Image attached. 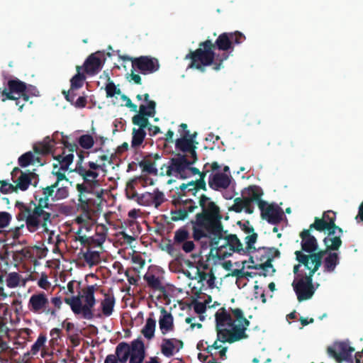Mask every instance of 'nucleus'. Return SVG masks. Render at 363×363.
Returning a JSON list of instances; mask_svg holds the SVG:
<instances>
[{"label": "nucleus", "instance_id": "nucleus-1", "mask_svg": "<svg viewBox=\"0 0 363 363\" xmlns=\"http://www.w3.org/2000/svg\"><path fill=\"white\" fill-rule=\"evenodd\" d=\"M199 203L201 211L190 221L193 238L195 240L210 238L211 252L215 250L218 259H224L233 252L242 255L243 245L238 236L227 234L223 230L220 207L206 194L200 196Z\"/></svg>", "mask_w": 363, "mask_h": 363}, {"label": "nucleus", "instance_id": "nucleus-2", "mask_svg": "<svg viewBox=\"0 0 363 363\" xmlns=\"http://www.w3.org/2000/svg\"><path fill=\"white\" fill-rule=\"evenodd\" d=\"M78 146L76 143H69L65 139L62 133L55 132L52 138L47 136V155L51 154L56 162L52 164V174L56 177L55 182L47 186V201L64 199L69 195V189L65 185L69 180L65 173L73 162L74 152L78 155Z\"/></svg>", "mask_w": 363, "mask_h": 363}, {"label": "nucleus", "instance_id": "nucleus-3", "mask_svg": "<svg viewBox=\"0 0 363 363\" xmlns=\"http://www.w3.org/2000/svg\"><path fill=\"white\" fill-rule=\"evenodd\" d=\"M245 39L243 33L235 31L220 34L214 43L209 39L201 42L196 50H190L186 55L185 59L191 60L188 67L203 72L206 67L212 66L213 70L219 71L229 57L227 52H232L235 45L241 44Z\"/></svg>", "mask_w": 363, "mask_h": 363}, {"label": "nucleus", "instance_id": "nucleus-4", "mask_svg": "<svg viewBox=\"0 0 363 363\" xmlns=\"http://www.w3.org/2000/svg\"><path fill=\"white\" fill-rule=\"evenodd\" d=\"M84 151L78 152V160L72 171L80 176L84 181L83 183L76 185L79 194L77 208L82 212L87 213L96 204L94 197L101 199L104 194L103 189L97 191L96 189L100 186L97 179L99 176V170H103L105 164H99L93 161L84 162ZM86 154L88 156L89 152Z\"/></svg>", "mask_w": 363, "mask_h": 363}, {"label": "nucleus", "instance_id": "nucleus-5", "mask_svg": "<svg viewBox=\"0 0 363 363\" xmlns=\"http://www.w3.org/2000/svg\"><path fill=\"white\" fill-rule=\"evenodd\" d=\"M215 318L217 340L205 349L208 353H211L213 349L221 347L218 345V341L231 344L248 338L246 330L250 323L245 318L242 309L229 308L227 311L223 307L216 312Z\"/></svg>", "mask_w": 363, "mask_h": 363}, {"label": "nucleus", "instance_id": "nucleus-6", "mask_svg": "<svg viewBox=\"0 0 363 363\" xmlns=\"http://www.w3.org/2000/svg\"><path fill=\"white\" fill-rule=\"evenodd\" d=\"M199 190L201 189L198 188L194 181L183 183L176 187L172 196V203L174 206V209H172L170 212L172 221L184 220L190 213L198 208L196 202L190 196H196Z\"/></svg>", "mask_w": 363, "mask_h": 363}, {"label": "nucleus", "instance_id": "nucleus-7", "mask_svg": "<svg viewBox=\"0 0 363 363\" xmlns=\"http://www.w3.org/2000/svg\"><path fill=\"white\" fill-rule=\"evenodd\" d=\"M15 207L18 210L16 218L25 221L30 232H35L40 225L45 229V198L40 199L38 204L33 201L28 203L17 201Z\"/></svg>", "mask_w": 363, "mask_h": 363}, {"label": "nucleus", "instance_id": "nucleus-8", "mask_svg": "<svg viewBox=\"0 0 363 363\" xmlns=\"http://www.w3.org/2000/svg\"><path fill=\"white\" fill-rule=\"evenodd\" d=\"M194 159H188L187 155L177 154L176 157L169 160L168 164H164L161 167V174L176 176L180 179H186L189 174L188 173L189 166L196 163Z\"/></svg>", "mask_w": 363, "mask_h": 363}, {"label": "nucleus", "instance_id": "nucleus-9", "mask_svg": "<svg viewBox=\"0 0 363 363\" xmlns=\"http://www.w3.org/2000/svg\"><path fill=\"white\" fill-rule=\"evenodd\" d=\"M307 275L300 274L297 279H294L292 286L299 302L308 300L313 296L315 288L313 284V277L315 272L307 269Z\"/></svg>", "mask_w": 363, "mask_h": 363}, {"label": "nucleus", "instance_id": "nucleus-10", "mask_svg": "<svg viewBox=\"0 0 363 363\" xmlns=\"http://www.w3.org/2000/svg\"><path fill=\"white\" fill-rule=\"evenodd\" d=\"M65 302L68 304L75 315H81L86 320H92L94 318H101V313L94 314V307L96 301H89L82 304L80 294L69 298H65Z\"/></svg>", "mask_w": 363, "mask_h": 363}, {"label": "nucleus", "instance_id": "nucleus-11", "mask_svg": "<svg viewBox=\"0 0 363 363\" xmlns=\"http://www.w3.org/2000/svg\"><path fill=\"white\" fill-rule=\"evenodd\" d=\"M26 84L20 79L15 78L7 82V87H0V97L3 102L6 100L17 101L21 96L24 101H28L29 96L26 93Z\"/></svg>", "mask_w": 363, "mask_h": 363}, {"label": "nucleus", "instance_id": "nucleus-12", "mask_svg": "<svg viewBox=\"0 0 363 363\" xmlns=\"http://www.w3.org/2000/svg\"><path fill=\"white\" fill-rule=\"evenodd\" d=\"M123 61H130L133 69H137L144 75L157 72L160 68V63L157 58L145 55L138 57H131L127 55L121 56Z\"/></svg>", "mask_w": 363, "mask_h": 363}, {"label": "nucleus", "instance_id": "nucleus-13", "mask_svg": "<svg viewBox=\"0 0 363 363\" xmlns=\"http://www.w3.org/2000/svg\"><path fill=\"white\" fill-rule=\"evenodd\" d=\"M328 251L325 247V250H317L315 252H311L310 255L303 253L302 251H296V259L304 267V269H311L313 272H317L323 262V258L325 255H328Z\"/></svg>", "mask_w": 363, "mask_h": 363}, {"label": "nucleus", "instance_id": "nucleus-14", "mask_svg": "<svg viewBox=\"0 0 363 363\" xmlns=\"http://www.w3.org/2000/svg\"><path fill=\"white\" fill-rule=\"evenodd\" d=\"M354 351V348L351 347L348 342H335L327 348L328 354L335 359L337 363L352 361V353Z\"/></svg>", "mask_w": 363, "mask_h": 363}, {"label": "nucleus", "instance_id": "nucleus-15", "mask_svg": "<svg viewBox=\"0 0 363 363\" xmlns=\"http://www.w3.org/2000/svg\"><path fill=\"white\" fill-rule=\"evenodd\" d=\"M259 208L261 211V217L269 223L279 224L283 218L284 212L282 209L275 204H268L267 201H260Z\"/></svg>", "mask_w": 363, "mask_h": 363}, {"label": "nucleus", "instance_id": "nucleus-16", "mask_svg": "<svg viewBox=\"0 0 363 363\" xmlns=\"http://www.w3.org/2000/svg\"><path fill=\"white\" fill-rule=\"evenodd\" d=\"M33 150L35 155L29 151L18 157V164L21 167H26L30 164H35L36 163H40V165H43V163L40 162L38 155H45V138L41 142L34 144Z\"/></svg>", "mask_w": 363, "mask_h": 363}, {"label": "nucleus", "instance_id": "nucleus-17", "mask_svg": "<svg viewBox=\"0 0 363 363\" xmlns=\"http://www.w3.org/2000/svg\"><path fill=\"white\" fill-rule=\"evenodd\" d=\"M105 60L104 52L97 51L89 55L82 67L87 75L94 76L101 70Z\"/></svg>", "mask_w": 363, "mask_h": 363}, {"label": "nucleus", "instance_id": "nucleus-18", "mask_svg": "<svg viewBox=\"0 0 363 363\" xmlns=\"http://www.w3.org/2000/svg\"><path fill=\"white\" fill-rule=\"evenodd\" d=\"M196 136V133L190 135V133L186 131V133H182V138L177 139L175 141L176 149L189 153V157L194 159V161L198 160L196 152V147L194 145V139Z\"/></svg>", "mask_w": 363, "mask_h": 363}, {"label": "nucleus", "instance_id": "nucleus-19", "mask_svg": "<svg viewBox=\"0 0 363 363\" xmlns=\"http://www.w3.org/2000/svg\"><path fill=\"white\" fill-rule=\"evenodd\" d=\"M257 263L255 265H249L247 269H261L259 273V276L267 277L268 275L267 270L272 268V256L267 257V253L264 251L263 247L259 248L255 255Z\"/></svg>", "mask_w": 363, "mask_h": 363}, {"label": "nucleus", "instance_id": "nucleus-20", "mask_svg": "<svg viewBox=\"0 0 363 363\" xmlns=\"http://www.w3.org/2000/svg\"><path fill=\"white\" fill-rule=\"evenodd\" d=\"M11 174L12 181L16 184L15 188L16 191L18 189L21 191L28 189L31 183V175L33 173L30 172H28V173L23 172L20 168L14 167Z\"/></svg>", "mask_w": 363, "mask_h": 363}, {"label": "nucleus", "instance_id": "nucleus-21", "mask_svg": "<svg viewBox=\"0 0 363 363\" xmlns=\"http://www.w3.org/2000/svg\"><path fill=\"white\" fill-rule=\"evenodd\" d=\"M164 201V194L158 189L153 192H145L138 198V202L144 206H154L158 208Z\"/></svg>", "mask_w": 363, "mask_h": 363}, {"label": "nucleus", "instance_id": "nucleus-22", "mask_svg": "<svg viewBox=\"0 0 363 363\" xmlns=\"http://www.w3.org/2000/svg\"><path fill=\"white\" fill-rule=\"evenodd\" d=\"M311 231L308 229H304L300 233V238L301 239V245L303 253H308L310 255L311 252H315L318 250V244L316 238L311 235Z\"/></svg>", "mask_w": 363, "mask_h": 363}, {"label": "nucleus", "instance_id": "nucleus-23", "mask_svg": "<svg viewBox=\"0 0 363 363\" xmlns=\"http://www.w3.org/2000/svg\"><path fill=\"white\" fill-rule=\"evenodd\" d=\"M194 279H198V284L199 286V291L206 289L207 288L213 289L215 287L216 277L213 272L212 269L209 272H206L197 268L196 277Z\"/></svg>", "mask_w": 363, "mask_h": 363}, {"label": "nucleus", "instance_id": "nucleus-24", "mask_svg": "<svg viewBox=\"0 0 363 363\" xmlns=\"http://www.w3.org/2000/svg\"><path fill=\"white\" fill-rule=\"evenodd\" d=\"M230 184V179L224 173L211 174L208 178V186L215 191L225 189Z\"/></svg>", "mask_w": 363, "mask_h": 363}, {"label": "nucleus", "instance_id": "nucleus-25", "mask_svg": "<svg viewBox=\"0 0 363 363\" xmlns=\"http://www.w3.org/2000/svg\"><path fill=\"white\" fill-rule=\"evenodd\" d=\"M160 313L161 315L159 319L160 329L161 333L165 335L174 330V318L172 313L168 312L164 307H161Z\"/></svg>", "mask_w": 363, "mask_h": 363}, {"label": "nucleus", "instance_id": "nucleus-26", "mask_svg": "<svg viewBox=\"0 0 363 363\" xmlns=\"http://www.w3.org/2000/svg\"><path fill=\"white\" fill-rule=\"evenodd\" d=\"M129 363H142L145 358L144 343L140 340H135L131 342V352Z\"/></svg>", "mask_w": 363, "mask_h": 363}, {"label": "nucleus", "instance_id": "nucleus-27", "mask_svg": "<svg viewBox=\"0 0 363 363\" xmlns=\"http://www.w3.org/2000/svg\"><path fill=\"white\" fill-rule=\"evenodd\" d=\"M29 309L34 313H40L45 308V294L39 293L33 294L28 303Z\"/></svg>", "mask_w": 363, "mask_h": 363}, {"label": "nucleus", "instance_id": "nucleus-28", "mask_svg": "<svg viewBox=\"0 0 363 363\" xmlns=\"http://www.w3.org/2000/svg\"><path fill=\"white\" fill-rule=\"evenodd\" d=\"M105 239V235L101 234L98 235L97 238L87 235L76 237L75 240L79 241L82 246L91 249L93 247H101L104 242Z\"/></svg>", "mask_w": 363, "mask_h": 363}, {"label": "nucleus", "instance_id": "nucleus-29", "mask_svg": "<svg viewBox=\"0 0 363 363\" xmlns=\"http://www.w3.org/2000/svg\"><path fill=\"white\" fill-rule=\"evenodd\" d=\"M78 256L79 258H83L89 267L97 265L101 262L99 252L88 247L85 251L81 249Z\"/></svg>", "mask_w": 363, "mask_h": 363}, {"label": "nucleus", "instance_id": "nucleus-30", "mask_svg": "<svg viewBox=\"0 0 363 363\" xmlns=\"http://www.w3.org/2000/svg\"><path fill=\"white\" fill-rule=\"evenodd\" d=\"M339 263L340 258L338 254L335 252H329L322 262L324 272H333Z\"/></svg>", "mask_w": 363, "mask_h": 363}, {"label": "nucleus", "instance_id": "nucleus-31", "mask_svg": "<svg viewBox=\"0 0 363 363\" xmlns=\"http://www.w3.org/2000/svg\"><path fill=\"white\" fill-rule=\"evenodd\" d=\"M143 279L147 282L148 287L154 291H159L163 294H165L166 289L162 285V281L159 277H156L152 273H146Z\"/></svg>", "mask_w": 363, "mask_h": 363}, {"label": "nucleus", "instance_id": "nucleus-32", "mask_svg": "<svg viewBox=\"0 0 363 363\" xmlns=\"http://www.w3.org/2000/svg\"><path fill=\"white\" fill-rule=\"evenodd\" d=\"M116 299L113 295L104 294V298L101 302L102 313L106 317H109L113 312Z\"/></svg>", "mask_w": 363, "mask_h": 363}, {"label": "nucleus", "instance_id": "nucleus-33", "mask_svg": "<svg viewBox=\"0 0 363 363\" xmlns=\"http://www.w3.org/2000/svg\"><path fill=\"white\" fill-rule=\"evenodd\" d=\"M45 335L43 333H41L35 342L32 345L30 351L26 353L24 355L26 356H30L31 355H35L38 354L39 351H40V355L42 357H45Z\"/></svg>", "mask_w": 363, "mask_h": 363}, {"label": "nucleus", "instance_id": "nucleus-34", "mask_svg": "<svg viewBox=\"0 0 363 363\" xmlns=\"http://www.w3.org/2000/svg\"><path fill=\"white\" fill-rule=\"evenodd\" d=\"M246 194L247 196L244 197L245 199H247L249 202L252 203L253 201H255L259 206L260 201H264L262 199V196L263 195L262 189L258 186H250L246 189Z\"/></svg>", "mask_w": 363, "mask_h": 363}, {"label": "nucleus", "instance_id": "nucleus-35", "mask_svg": "<svg viewBox=\"0 0 363 363\" xmlns=\"http://www.w3.org/2000/svg\"><path fill=\"white\" fill-rule=\"evenodd\" d=\"M155 327L156 320L154 318V313L151 312L141 333L145 338L151 340L155 335Z\"/></svg>", "mask_w": 363, "mask_h": 363}, {"label": "nucleus", "instance_id": "nucleus-36", "mask_svg": "<svg viewBox=\"0 0 363 363\" xmlns=\"http://www.w3.org/2000/svg\"><path fill=\"white\" fill-rule=\"evenodd\" d=\"M131 352V346L125 342L119 343L116 348V355L121 363L127 362Z\"/></svg>", "mask_w": 363, "mask_h": 363}, {"label": "nucleus", "instance_id": "nucleus-37", "mask_svg": "<svg viewBox=\"0 0 363 363\" xmlns=\"http://www.w3.org/2000/svg\"><path fill=\"white\" fill-rule=\"evenodd\" d=\"M333 225L334 223L333 220H330V221L325 222V218H319L315 217L314 219V223L310 225L308 230L311 231L312 230L315 229L318 231L323 232L328 230L331 227L334 226Z\"/></svg>", "mask_w": 363, "mask_h": 363}, {"label": "nucleus", "instance_id": "nucleus-38", "mask_svg": "<svg viewBox=\"0 0 363 363\" xmlns=\"http://www.w3.org/2000/svg\"><path fill=\"white\" fill-rule=\"evenodd\" d=\"M342 234L343 233L337 232V235L334 238H324L323 242L325 247H327V250H330V251L338 250L342 243L341 240Z\"/></svg>", "mask_w": 363, "mask_h": 363}, {"label": "nucleus", "instance_id": "nucleus-39", "mask_svg": "<svg viewBox=\"0 0 363 363\" xmlns=\"http://www.w3.org/2000/svg\"><path fill=\"white\" fill-rule=\"evenodd\" d=\"M76 69L77 73L74 75L70 80L71 89H78L81 88L86 79L85 74L81 72L82 67L78 65L76 67Z\"/></svg>", "mask_w": 363, "mask_h": 363}, {"label": "nucleus", "instance_id": "nucleus-40", "mask_svg": "<svg viewBox=\"0 0 363 363\" xmlns=\"http://www.w3.org/2000/svg\"><path fill=\"white\" fill-rule=\"evenodd\" d=\"M132 134L133 136L131 140V146L133 148H137L140 147L143 143L146 136V132L145 130H143L142 128L136 129L135 128H134L133 129Z\"/></svg>", "mask_w": 363, "mask_h": 363}, {"label": "nucleus", "instance_id": "nucleus-41", "mask_svg": "<svg viewBox=\"0 0 363 363\" xmlns=\"http://www.w3.org/2000/svg\"><path fill=\"white\" fill-rule=\"evenodd\" d=\"M139 166L142 168L143 172L150 174L157 175V169L155 162H152L150 159H144L139 162Z\"/></svg>", "mask_w": 363, "mask_h": 363}, {"label": "nucleus", "instance_id": "nucleus-42", "mask_svg": "<svg viewBox=\"0 0 363 363\" xmlns=\"http://www.w3.org/2000/svg\"><path fill=\"white\" fill-rule=\"evenodd\" d=\"M174 340V339L164 338L162 340L161 352L167 357H170L174 354V350L175 349Z\"/></svg>", "mask_w": 363, "mask_h": 363}, {"label": "nucleus", "instance_id": "nucleus-43", "mask_svg": "<svg viewBox=\"0 0 363 363\" xmlns=\"http://www.w3.org/2000/svg\"><path fill=\"white\" fill-rule=\"evenodd\" d=\"M156 113V102L150 101L147 106L141 104L139 106L138 113L137 115H141L145 116L153 117Z\"/></svg>", "mask_w": 363, "mask_h": 363}, {"label": "nucleus", "instance_id": "nucleus-44", "mask_svg": "<svg viewBox=\"0 0 363 363\" xmlns=\"http://www.w3.org/2000/svg\"><path fill=\"white\" fill-rule=\"evenodd\" d=\"M250 235L245 237V240L246 242V247H243V250L245 252L242 255H247L252 251H256V248L254 246V244L256 242L257 240V234L255 232L250 233Z\"/></svg>", "mask_w": 363, "mask_h": 363}, {"label": "nucleus", "instance_id": "nucleus-45", "mask_svg": "<svg viewBox=\"0 0 363 363\" xmlns=\"http://www.w3.org/2000/svg\"><path fill=\"white\" fill-rule=\"evenodd\" d=\"M77 142H78V144L76 143L77 145V146L79 147V145L80 147H82V148L85 149V150H89L90 148H91L94 144V138L91 135H89V134H85V135H81L78 140H77ZM80 150L78 148V151H79Z\"/></svg>", "mask_w": 363, "mask_h": 363}, {"label": "nucleus", "instance_id": "nucleus-46", "mask_svg": "<svg viewBox=\"0 0 363 363\" xmlns=\"http://www.w3.org/2000/svg\"><path fill=\"white\" fill-rule=\"evenodd\" d=\"M106 76L107 77L108 83L106 85L105 90L106 93V97L107 98H112L116 94L121 95V91L119 88H117L114 82L111 80V78L109 77L108 74H106Z\"/></svg>", "mask_w": 363, "mask_h": 363}, {"label": "nucleus", "instance_id": "nucleus-47", "mask_svg": "<svg viewBox=\"0 0 363 363\" xmlns=\"http://www.w3.org/2000/svg\"><path fill=\"white\" fill-rule=\"evenodd\" d=\"M189 233L184 228H180L174 233V245H179L185 242L189 238Z\"/></svg>", "mask_w": 363, "mask_h": 363}, {"label": "nucleus", "instance_id": "nucleus-48", "mask_svg": "<svg viewBox=\"0 0 363 363\" xmlns=\"http://www.w3.org/2000/svg\"><path fill=\"white\" fill-rule=\"evenodd\" d=\"M96 289V285H89L86 287L83 288L82 290V294L80 295L81 299L84 298V302L96 300L94 296Z\"/></svg>", "mask_w": 363, "mask_h": 363}, {"label": "nucleus", "instance_id": "nucleus-49", "mask_svg": "<svg viewBox=\"0 0 363 363\" xmlns=\"http://www.w3.org/2000/svg\"><path fill=\"white\" fill-rule=\"evenodd\" d=\"M150 116H145L141 115H135L132 118V123L135 125H138V128H142L143 130H145V128H147V127L150 125V123L149 121Z\"/></svg>", "mask_w": 363, "mask_h": 363}, {"label": "nucleus", "instance_id": "nucleus-50", "mask_svg": "<svg viewBox=\"0 0 363 363\" xmlns=\"http://www.w3.org/2000/svg\"><path fill=\"white\" fill-rule=\"evenodd\" d=\"M249 201L243 198H236L234 200V203L230 208L231 211H233L236 213H240L242 210L245 209V206L248 205Z\"/></svg>", "mask_w": 363, "mask_h": 363}, {"label": "nucleus", "instance_id": "nucleus-51", "mask_svg": "<svg viewBox=\"0 0 363 363\" xmlns=\"http://www.w3.org/2000/svg\"><path fill=\"white\" fill-rule=\"evenodd\" d=\"M208 164V163L204 164L203 171H200V174H198L199 175V179L194 181L197 184L198 188H201L203 191L207 190L205 178L209 172V170L206 169Z\"/></svg>", "mask_w": 363, "mask_h": 363}, {"label": "nucleus", "instance_id": "nucleus-52", "mask_svg": "<svg viewBox=\"0 0 363 363\" xmlns=\"http://www.w3.org/2000/svg\"><path fill=\"white\" fill-rule=\"evenodd\" d=\"M6 285L9 288H14L19 284L20 276L16 272L9 273L6 278Z\"/></svg>", "mask_w": 363, "mask_h": 363}, {"label": "nucleus", "instance_id": "nucleus-53", "mask_svg": "<svg viewBox=\"0 0 363 363\" xmlns=\"http://www.w3.org/2000/svg\"><path fill=\"white\" fill-rule=\"evenodd\" d=\"M94 223H92L91 220L89 219L88 221H86L85 223L82 225L81 226H79L78 230L76 232L77 237L79 236H86L85 233H84V231L89 232L92 228L94 227Z\"/></svg>", "mask_w": 363, "mask_h": 363}, {"label": "nucleus", "instance_id": "nucleus-54", "mask_svg": "<svg viewBox=\"0 0 363 363\" xmlns=\"http://www.w3.org/2000/svg\"><path fill=\"white\" fill-rule=\"evenodd\" d=\"M0 191L2 194H8L13 191H16L15 186L9 183L6 180H1Z\"/></svg>", "mask_w": 363, "mask_h": 363}, {"label": "nucleus", "instance_id": "nucleus-55", "mask_svg": "<svg viewBox=\"0 0 363 363\" xmlns=\"http://www.w3.org/2000/svg\"><path fill=\"white\" fill-rule=\"evenodd\" d=\"M11 220V216L7 212H0V228L6 227Z\"/></svg>", "mask_w": 363, "mask_h": 363}, {"label": "nucleus", "instance_id": "nucleus-56", "mask_svg": "<svg viewBox=\"0 0 363 363\" xmlns=\"http://www.w3.org/2000/svg\"><path fill=\"white\" fill-rule=\"evenodd\" d=\"M89 219H91L90 211H88L87 213L82 212V214L78 216L74 220L76 223L79 225V226H81L86 221H88Z\"/></svg>", "mask_w": 363, "mask_h": 363}, {"label": "nucleus", "instance_id": "nucleus-57", "mask_svg": "<svg viewBox=\"0 0 363 363\" xmlns=\"http://www.w3.org/2000/svg\"><path fill=\"white\" fill-rule=\"evenodd\" d=\"M135 72H138L137 69H131V73L127 77V79L129 82L133 81L135 84L140 85L142 84V79L138 74H136Z\"/></svg>", "mask_w": 363, "mask_h": 363}, {"label": "nucleus", "instance_id": "nucleus-58", "mask_svg": "<svg viewBox=\"0 0 363 363\" xmlns=\"http://www.w3.org/2000/svg\"><path fill=\"white\" fill-rule=\"evenodd\" d=\"M334 226L331 227L330 229H328V235L325 238H332L335 237L337 235V232L343 233V230L341 228L336 225L335 223L333 225Z\"/></svg>", "mask_w": 363, "mask_h": 363}, {"label": "nucleus", "instance_id": "nucleus-59", "mask_svg": "<svg viewBox=\"0 0 363 363\" xmlns=\"http://www.w3.org/2000/svg\"><path fill=\"white\" fill-rule=\"evenodd\" d=\"M121 99L125 101V106L129 108L130 111L136 112L138 109V106L136 104H133L129 97H128L125 94H121Z\"/></svg>", "mask_w": 363, "mask_h": 363}, {"label": "nucleus", "instance_id": "nucleus-60", "mask_svg": "<svg viewBox=\"0 0 363 363\" xmlns=\"http://www.w3.org/2000/svg\"><path fill=\"white\" fill-rule=\"evenodd\" d=\"M263 249L267 253V257L272 256V261L274 257L280 256V252L275 247H263Z\"/></svg>", "mask_w": 363, "mask_h": 363}, {"label": "nucleus", "instance_id": "nucleus-61", "mask_svg": "<svg viewBox=\"0 0 363 363\" xmlns=\"http://www.w3.org/2000/svg\"><path fill=\"white\" fill-rule=\"evenodd\" d=\"M194 311L199 315L205 313L206 310V305L205 303L196 301L194 306Z\"/></svg>", "mask_w": 363, "mask_h": 363}, {"label": "nucleus", "instance_id": "nucleus-62", "mask_svg": "<svg viewBox=\"0 0 363 363\" xmlns=\"http://www.w3.org/2000/svg\"><path fill=\"white\" fill-rule=\"evenodd\" d=\"M118 236H121V239H123V242L127 245H130L135 240L134 237L128 235L124 231L119 232Z\"/></svg>", "mask_w": 363, "mask_h": 363}, {"label": "nucleus", "instance_id": "nucleus-63", "mask_svg": "<svg viewBox=\"0 0 363 363\" xmlns=\"http://www.w3.org/2000/svg\"><path fill=\"white\" fill-rule=\"evenodd\" d=\"M238 224L245 233L250 234L255 232L254 228L250 225V222L248 220L244 223H242L241 221H238Z\"/></svg>", "mask_w": 363, "mask_h": 363}, {"label": "nucleus", "instance_id": "nucleus-64", "mask_svg": "<svg viewBox=\"0 0 363 363\" xmlns=\"http://www.w3.org/2000/svg\"><path fill=\"white\" fill-rule=\"evenodd\" d=\"M182 244V250L186 253L192 252L195 247V245H194V242L191 241V240H186L185 242H184Z\"/></svg>", "mask_w": 363, "mask_h": 363}]
</instances>
